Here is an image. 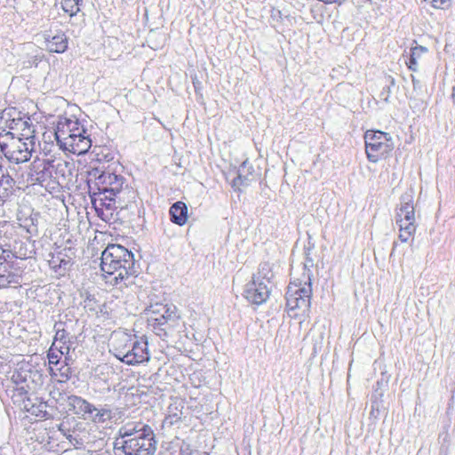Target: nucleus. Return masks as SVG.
Wrapping results in <instances>:
<instances>
[{"label": "nucleus", "instance_id": "obj_1", "mask_svg": "<svg viewBox=\"0 0 455 455\" xmlns=\"http://www.w3.org/2000/svg\"><path fill=\"white\" fill-rule=\"evenodd\" d=\"M100 268L107 283L127 287L135 276L133 253L119 244H109L101 253Z\"/></svg>", "mask_w": 455, "mask_h": 455}, {"label": "nucleus", "instance_id": "obj_2", "mask_svg": "<svg viewBox=\"0 0 455 455\" xmlns=\"http://www.w3.org/2000/svg\"><path fill=\"white\" fill-rule=\"evenodd\" d=\"M121 447L124 455H154L156 441L151 427L138 423L127 424L120 429Z\"/></svg>", "mask_w": 455, "mask_h": 455}, {"label": "nucleus", "instance_id": "obj_3", "mask_svg": "<svg viewBox=\"0 0 455 455\" xmlns=\"http://www.w3.org/2000/svg\"><path fill=\"white\" fill-rule=\"evenodd\" d=\"M148 325L159 337H166L168 332L179 325L180 315L174 305L163 303L150 304L146 308Z\"/></svg>", "mask_w": 455, "mask_h": 455}, {"label": "nucleus", "instance_id": "obj_4", "mask_svg": "<svg viewBox=\"0 0 455 455\" xmlns=\"http://www.w3.org/2000/svg\"><path fill=\"white\" fill-rule=\"evenodd\" d=\"M363 140L365 155L370 163L387 160L395 148L391 135L379 130H367Z\"/></svg>", "mask_w": 455, "mask_h": 455}, {"label": "nucleus", "instance_id": "obj_5", "mask_svg": "<svg viewBox=\"0 0 455 455\" xmlns=\"http://www.w3.org/2000/svg\"><path fill=\"white\" fill-rule=\"evenodd\" d=\"M14 136L12 132L0 133V150L12 163L21 164L31 157L32 142Z\"/></svg>", "mask_w": 455, "mask_h": 455}, {"label": "nucleus", "instance_id": "obj_6", "mask_svg": "<svg viewBox=\"0 0 455 455\" xmlns=\"http://www.w3.org/2000/svg\"><path fill=\"white\" fill-rule=\"evenodd\" d=\"M395 222L399 228V239L406 243L412 239L416 232L415 208L413 197L403 196L400 206L396 210Z\"/></svg>", "mask_w": 455, "mask_h": 455}, {"label": "nucleus", "instance_id": "obj_7", "mask_svg": "<svg viewBox=\"0 0 455 455\" xmlns=\"http://www.w3.org/2000/svg\"><path fill=\"white\" fill-rule=\"evenodd\" d=\"M311 285L309 283L291 282L286 291V309L288 312L300 310L306 313L310 307Z\"/></svg>", "mask_w": 455, "mask_h": 455}, {"label": "nucleus", "instance_id": "obj_8", "mask_svg": "<svg viewBox=\"0 0 455 455\" xmlns=\"http://www.w3.org/2000/svg\"><path fill=\"white\" fill-rule=\"evenodd\" d=\"M89 188L92 204L97 216L106 222L111 221L117 208V196H112L108 191L92 192L90 185Z\"/></svg>", "mask_w": 455, "mask_h": 455}, {"label": "nucleus", "instance_id": "obj_9", "mask_svg": "<svg viewBox=\"0 0 455 455\" xmlns=\"http://www.w3.org/2000/svg\"><path fill=\"white\" fill-rule=\"evenodd\" d=\"M90 176L95 179V185L100 191H108L112 196H117L123 188L124 178L110 171L92 169Z\"/></svg>", "mask_w": 455, "mask_h": 455}, {"label": "nucleus", "instance_id": "obj_10", "mask_svg": "<svg viewBox=\"0 0 455 455\" xmlns=\"http://www.w3.org/2000/svg\"><path fill=\"white\" fill-rule=\"evenodd\" d=\"M67 167V162L36 159L31 164L29 179L33 183L44 186V183L52 177L53 170Z\"/></svg>", "mask_w": 455, "mask_h": 455}, {"label": "nucleus", "instance_id": "obj_11", "mask_svg": "<svg viewBox=\"0 0 455 455\" xmlns=\"http://www.w3.org/2000/svg\"><path fill=\"white\" fill-rule=\"evenodd\" d=\"M76 252L71 247L57 248L49 253L50 267L59 275H64L74 264Z\"/></svg>", "mask_w": 455, "mask_h": 455}, {"label": "nucleus", "instance_id": "obj_12", "mask_svg": "<svg viewBox=\"0 0 455 455\" xmlns=\"http://www.w3.org/2000/svg\"><path fill=\"white\" fill-rule=\"evenodd\" d=\"M269 293L270 291L265 280L259 276H253L246 286L244 297L251 303L259 305L267 299Z\"/></svg>", "mask_w": 455, "mask_h": 455}, {"label": "nucleus", "instance_id": "obj_13", "mask_svg": "<svg viewBox=\"0 0 455 455\" xmlns=\"http://www.w3.org/2000/svg\"><path fill=\"white\" fill-rule=\"evenodd\" d=\"M59 429L76 449H81L85 443H90V434L84 423H76L73 428H70L62 422Z\"/></svg>", "mask_w": 455, "mask_h": 455}, {"label": "nucleus", "instance_id": "obj_14", "mask_svg": "<svg viewBox=\"0 0 455 455\" xmlns=\"http://www.w3.org/2000/svg\"><path fill=\"white\" fill-rule=\"evenodd\" d=\"M129 350L126 358L124 359V363L135 365L149 361L150 356L147 340L133 339Z\"/></svg>", "mask_w": 455, "mask_h": 455}, {"label": "nucleus", "instance_id": "obj_15", "mask_svg": "<svg viewBox=\"0 0 455 455\" xmlns=\"http://www.w3.org/2000/svg\"><path fill=\"white\" fill-rule=\"evenodd\" d=\"M76 125V120L64 118L58 122L55 139L60 148L65 150L68 144L73 140L75 134L71 132V129H74Z\"/></svg>", "mask_w": 455, "mask_h": 455}, {"label": "nucleus", "instance_id": "obj_16", "mask_svg": "<svg viewBox=\"0 0 455 455\" xmlns=\"http://www.w3.org/2000/svg\"><path fill=\"white\" fill-rule=\"evenodd\" d=\"M46 48L51 52L63 53L67 51L68 45V38L62 31H59L52 35L51 31L44 34Z\"/></svg>", "mask_w": 455, "mask_h": 455}, {"label": "nucleus", "instance_id": "obj_17", "mask_svg": "<svg viewBox=\"0 0 455 455\" xmlns=\"http://www.w3.org/2000/svg\"><path fill=\"white\" fill-rule=\"evenodd\" d=\"M67 406L73 413L86 419L89 414L94 410V405L85 399L77 395H69L67 398Z\"/></svg>", "mask_w": 455, "mask_h": 455}, {"label": "nucleus", "instance_id": "obj_18", "mask_svg": "<svg viewBox=\"0 0 455 455\" xmlns=\"http://www.w3.org/2000/svg\"><path fill=\"white\" fill-rule=\"evenodd\" d=\"M134 338H132L126 333L115 334L112 338V347L115 356L124 363V359L126 358L129 348L133 341Z\"/></svg>", "mask_w": 455, "mask_h": 455}, {"label": "nucleus", "instance_id": "obj_19", "mask_svg": "<svg viewBox=\"0 0 455 455\" xmlns=\"http://www.w3.org/2000/svg\"><path fill=\"white\" fill-rule=\"evenodd\" d=\"M91 147L92 140L89 135H87V132L84 134L77 133L74 135L73 140L68 144L65 150L72 152L73 154L83 155L85 154Z\"/></svg>", "mask_w": 455, "mask_h": 455}, {"label": "nucleus", "instance_id": "obj_20", "mask_svg": "<svg viewBox=\"0 0 455 455\" xmlns=\"http://www.w3.org/2000/svg\"><path fill=\"white\" fill-rule=\"evenodd\" d=\"M62 326L63 323H57L54 325L56 333L52 347H54L60 355H68L70 350V340Z\"/></svg>", "mask_w": 455, "mask_h": 455}, {"label": "nucleus", "instance_id": "obj_21", "mask_svg": "<svg viewBox=\"0 0 455 455\" xmlns=\"http://www.w3.org/2000/svg\"><path fill=\"white\" fill-rule=\"evenodd\" d=\"M428 49L422 45L411 46L410 49L408 60L405 65L411 71L417 72L419 66L425 60V56L428 53Z\"/></svg>", "mask_w": 455, "mask_h": 455}, {"label": "nucleus", "instance_id": "obj_22", "mask_svg": "<svg viewBox=\"0 0 455 455\" xmlns=\"http://www.w3.org/2000/svg\"><path fill=\"white\" fill-rule=\"evenodd\" d=\"M169 213L172 222L183 226L188 219V207L185 203L179 201L171 206Z\"/></svg>", "mask_w": 455, "mask_h": 455}, {"label": "nucleus", "instance_id": "obj_23", "mask_svg": "<svg viewBox=\"0 0 455 455\" xmlns=\"http://www.w3.org/2000/svg\"><path fill=\"white\" fill-rule=\"evenodd\" d=\"M70 361L69 356H65L64 364H61L60 367L50 366L51 375L58 378L59 382H67L71 378L73 371L69 366Z\"/></svg>", "mask_w": 455, "mask_h": 455}, {"label": "nucleus", "instance_id": "obj_24", "mask_svg": "<svg viewBox=\"0 0 455 455\" xmlns=\"http://www.w3.org/2000/svg\"><path fill=\"white\" fill-rule=\"evenodd\" d=\"M113 417L112 411L107 406L97 408L94 406V410L92 414H89L86 419L92 420L94 423H104L110 420Z\"/></svg>", "mask_w": 455, "mask_h": 455}, {"label": "nucleus", "instance_id": "obj_25", "mask_svg": "<svg viewBox=\"0 0 455 455\" xmlns=\"http://www.w3.org/2000/svg\"><path fill=\"white\" fill-rule=\"evenodd\" d=\"M15 181L8 173H2L0 177V198L5 201L12 193Z\"/></svg>", "mask_w": 455, "mask_h": 455}, {"label": "nucleus", "instance_id": "obj_26", "mask_svg": "<svg viewBox=\"0 0 455 455\" xmlns=\"http://www.w3.org/2000/svg\"><path fill=\"white\" fill-rule=\"evenodd\" d=\"M83 0H62L61 5L65 12L68 13L70 18L76 17L80 12V5Z\"/></svg>", "mask_w": 455, "mask_h": 455}, {"label": "nucleus", "instance_id": "obj_27", "mask_svg": "<svg viewBox=\"0 0 455 455\" xmlns=\"http://www.w3.org/2000/svg\"><path fill=\"white\" fill-rule=\"evenodd\" d=\"M431 5L434 9L448 10L451 5L453 0H424Z\"/></svg>", "mask_w": 455, "mask_h": 455}, {"label": "nucleus", "instance_id": "obj_28", "mask_svg": "<svg viewBox=\"0 0 455 455\" xmlns=\"http://www.w3.org/2000/svg\"><path fill=\"white\" fill-rule=\"evenodd\" d=\"M58 350L55 349L54 347L52 346L48 352V359L50 366L54 365L58 366L60 363L61 356ZM65 356H68V355H64Z\"/></svg>", "mask_w": 455, "mask_h": 455}, {"label": "nucleus", "instance_id": "obj_29", "mask_svg": "<svg viewBox=\"0 0 455 455\" xmlns=\"http://www.w3.org/2000/svg\"><path fill=\"white\" fill-rule=\"evenodd\" d=\"M0 258L5 261L8 262V260L12 258H22V256H16L14 255L11 251L9 250H2V252L0 254Z\"/></svg>", "mask_w": 455, "mask_h": 455}, {"label": "nucleus", "instance_id": "obj_30", "mask_svg": "<svg viewBox=\"0 0 455 455\" xmlns=\"http://www.w3.org/2000/svg\"><path fill=\"white\" fill-rule=\"evenodd\" d=\"M9 262H5L0 258V277L6 276V275L9 273Z\"/></svg>", "mask_w": 455, "mask_h": 455}, {"label": "nucleus", "instance_id": "obj_31", "mask_svg": "<svg viewBox=\"0 0 455 455\" xmlns=\"http://www.w3.org/2000/svg\"><path fill=\"white\" fill-rule=\"evenodd\" d=\"M71 132L74 134H84L86 133V130L83 126H81L78 121L76 120V125L74 127V129H71Z\"/></svg>", "mask_w": 455, "mask_h": 455}, {"label": "nucleus", "instance_id": "obj_32", "mask_svg": "<svg viewBox=\"0 0 455 455\" xmlns=\"http://www.w3.org/2000/svg\"><path fill=\"white\" fill-rule=\"evenodd\" d=\"M169 418L171 419L170 423L172 424L173 422L179 420L180 419V416L178 413H174L172 416H169Z\"/></svg>", "mask_w": 455, "mask_h": 455}, {"label": "nucleus", "instance_id": "obj_33", "mask_svg": "<svg viewBox=\"0 0 455 455\" xmlns=\"http://www.w3.org/2000/svg\"><path fill=\"white\" fill-rule=\"evenodd\" d=\"M66 167H64L63 169H60V170H54L56 174L58 173H61L62 176H64V170H65Z\"/></svg>", "mask_w": 455, "mask_h": 455}, {"label": "nucleus", "instance_id": "obj_34", "mask_svg": "<svg viewBox=\"0 0 455 455\" xmlns=\"http://www.w3.org/2000/svg\"><path fill=\"white\" fill-rule=\"evenodd\" d=\"M0 455H8V452L4 448L0 447Z\"/></svg>", "mask_w": 455, "mask_h": 455}, {"label": "nucleus", "instance_id": "obj_35", "mask_svg": "<svg viewBox=\"0 0 455 455\" xmlns=\"http://www.w3.org/2000/svg\"><path fill=\"white\" fill-rule=\"evenodd\" d=\"M2 173H5V172L3 169V166L0 164V177L2 176Z\"/></svg>", "mask_w": 455, "mask_h": 455}, {"label": "nucleus", "instance_id": "obj_36", "mask_svg": "<svg viewBox=\"0 0 455 455\" xmlns=\"http://www.w3.org/2000/svg\"><path fill=\"white\" fill-rule=\"evenodd\" d=\"M236 185H237V180H233V184H232V186H233V187H235Z\"/></svg>", "mask_w": 455, "mask_h": 455}, {"label": "nucleus", "instance_id": "obj_37", "mask_svg": "<svg viewBox=\"0 0 455 455\" xmlns=\"http://www.w3.org/2000/svg\"><path fill=\"white\" fill-rule=\"evenodd\" d=\"M208 1H209V0H202V3H203L204 4H206V2H208Z\"/></svg>", "mask_w": 455, "mask_h": 455}, {"label": "nucleus", "instance_id": "obj_38", "mask_svg": "<svg viewBox=\"0 0 455 455\" xmlns=\"http://www.w3.org/2000/svg\"><path fill=\"white\" fill-rule=\"evenodd\" d=\"M298 315H299V313H295V314L293 315V316H295V317H296V316H298Z\"/></svg>", "mask_w": 455, "mask_h": 455}]
</instances>
